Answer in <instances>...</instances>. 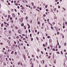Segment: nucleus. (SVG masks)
I'll use <instances>...</instances> for the list:
<instances>
[{
	"mask_svg": "<svg viewBox=\"0 0 67 67\" xmlns=\"http://www.w3.org/2000/svg\"><path fill=\"white\" fill-rule=\"evenodd\" d=\"M21 23H22L23 22V17H22L21 18Z\"/></svg>",
	"mask_w": 67,
	"mask_h": 67,
	"instance_id": "obj_1",
	"label": "nucleus"
},
{
	"mask_svg": "<svg viewBox=\"0 0 67 67\" xmlns=\"http://www.w3.org/2000/svg\"><path fill=\"white\" fill-rule=\"evenodd\" d=\"M23 57H24V59L25 60L26 59H25V58H26V57H25V55H24Z\"/></svg>",
	"mask_w": 67,
	"mask_h": 67,
	"instance_id": "obj_2",
	"label": "nucleus"
},
{
	"mask_svg": "<svg viewBox=\"0 0 67 67\" xmlns=\"http://www.w3.org/2000/svg\"><path fill=\"white\" fill-rule=\"evenodd\" d=\"M13 15L12 14V15L13 16L14 18H15V15L14 14H13Z\"/></svg>",
	"mask_w": 67,
	"mask_h": 67,
	"instance_id": "obj_3",
	"label": "nucleus"
},
{
	"mask_svg": "<svg viewBox=\"0 0 67 67\" xmlns=\"http://www.w3.org/2000/svg\"><path fill=\"white\" fill-rule=\"evenodd\" d=\"M18 32L19 34H20L21 33V30H19Z\"/></svg>",
	"mask_w": 67,
	"mask_h": 67,
	"instance_id": "obj_4",
	"label": "nucleus"
},
{
	"mask_svg": "<svg viewBox=\"0 0 67 67\" xmlns=\"http://www.w3.org/2000/svg\"><path fill=\"white\" fill-rule=\"evenodd\" d=\"M15 28L16 30L18 29V27L16 26H15Z\"/></svg>",
	"mask_w": 67,
	"mask_h": 67,
	"instance_id": "obj_5",
	"label": "nucleus"
},
{
	"mask_svg": "<svg viewBox=\"0 0 67 67\" xmlns=\"http://www.w3.org/2000/svg\"><path fill=\"white\" fill-rule=\"evenodd\" d=\"M25 3H28V2H27V1L26 0H25Z\"/></svg>",
	"mask_w": 67,
	"mask_h": 67,
	"instance_id": "obj_6",
	"label": "nucleus"
},
{
	"mask_svg": "<svg viewBox=\"0 0 67 67\" xmlns=\"http://www.w3.org/2000/svg\"><path fill=\"white\" fill-rule=\"evenodd\" d=\"M18 3H16H16H15V5H16V6H18Z\"/></svg>",
	"mask_w": 67,
	"mask_h": 67,
	"instance_id": "obj_7",
	"label": "nucleus"
},
{
	"mask_svg": "<svg viewBox=\"0 0 67 67\" xmlns=\"http://www.w3.org/2000/svg\"><path fill=\"white\" fill-rule=\"evenodd\" d=\"M21 26H24V24H23V23H22L21 24Z\"/></svg>",
	"mask_w": 67,
	"mask_h": 67,
	"instance_id": "obj_8",
	"label": "nucleus"
},
{
	"mask_svg": "<svg viewBox=\"0 0 67 67\" xmlns=\"http://www.w3.org/2000/svg\"><path fill=\"white\" fill-rule=\"evenodd\" d=\"M3 26V23L1 25V27H2Z\"/></svg>",
	"mask_w": 67,
	"mask_h": 67,
	"instance_id": "obj_9",
	"label": "nucleus"
},
{
	"mask_svg": "<svg viewBox=\"0 0 67 67\" xmlns=\"http://www.w3.org/2000/svg\"><path fill=\"white\" fill-rule=\"evenodd\" d=\"M63 20L64 22H65V19L64 18H63Z\"/></svg>",
	"mask_w": 67,
	"mask_h": 67,
	"instance_id": "obj_10",
	"label": "nucleus"
},
{
	"mask_svg": "<svg viewBox=\"0 0 67 67\" xmlns=\"http://www.w3.org/2000/svg\"><path fill=\"white\" fill-rule=\"evenodd\" d=\"M47 7H48V5H47L45 6V8H47Z\"/></svg>",
	"mask_w": 67,
	"mask_h": 67,
	"instance_id": "obj_11",
	"label": "nucleus"
},
{
	"mask_svg": "<svg viewBox=\"0 0 67 67\" xmlns=\"http://www.w3.org/2000/svg\"><path fill=\"white\" fill-rule=\"evenodd\" d=\"M30 23H32V20H30Z\"/></svg>",
	"mask_w": 67,
	"mask_h": 67,
	"instance_id": "obj_12",
	"label": "nucleus"
},
{
	"mask_svg": "<svg viewBox=\"0 0 67 67\" xmlns=\"http://www.w3.org/2000/svg\"><path fill=\"white\" fill-rule=\"evenodd\" d=\"M37 51L38 52H40V50L39 49H37Z\"/></svg>",
	"mask_w": 67,
	"mask_h": 67,
	"instance_id": "obj_13",
	"label": "nucleus"
},
{
	"mask_svg": "<svg viewBox=\"0 0 67 67\" xmlns=\"http://www.w3.org/2000/svg\"><path fill=\"white\" fill-rule=\"evenodd\" d=\"M11 16H10V15H8V18H9H9H10V17Z\"/></svg>",
	"mask_w": 67,
	"mask_h": 67,
	"instance_id": "obj_14",
	"label": "nucleus"
},
{
	"mask_svg": "<svg viewBox=\"0 0 67 67\" xmlns=\"http://www.w3.org/2000/svg\"><path fill=\"white\" fill-rule=\"evenodd\" d=\"M13 53H14V51H12V52L11 53V54H13Z\"/></svg>",
	"mask_w": 67,
	"mask_h": 67,
	"instance_id": "obj_15",
	"label": "nucleus"
},
{
	"mask_svg": "<svg viewBox=\"0 0 67 67\" xmlns=\"http://www.w3.org/2000/svg\"><path fill=\"white\" fill-rule=\"evenodd\" d=\"M39 57L40 58H42V57H41V55H40V56H39Z\"/></svg>",
	"mask_w": 67,
	"mask_h": 67,
	"instance_id": "obj_16",
	"label": "nucleus"
},
{
	"mask_svg": "<svg viewBox=\"0 0 67 67\" xmlns=\"http://www.w3.org/2000/svg\"><path fill=\"white\" fill-rule=\"evenodd\" d=\"M51 29H52V30H53V26H51Z\"/></svg>",
	"mask_w": 67,
	"mask_h": 67,
	"instance_id": "obj_17",
	"label": "nucleus"
},
{
	"mask_svg": "<svg viewBox=\"0 0 67 67\" xmlns=\"http://www.w3.org/2000/svg\"><path fill=\"white\" fill-rule=\"evenodd\" d=\"M14 10H15V12H17V11H16V9H15Z\"/></svg>",
	"mask_w": 67,
	"mask_h": 67,
	"instance_id": "obj_18",
	"label": "nucleus"
},
{
	"mask_svg": "<svg viewBox=\"0 0 67 67\" xmlns=\"http://www.w3.org/2000/svg\"><path fill=\"white\" fill-rule=\"evenodd\" d=\"M62 8L63 9H64V11H65V10H66V9H65V8H64V7H63Z\"/></svg>",
	"mask_w": 67,
	"mask_h": 67,
	"instance_id": "obj_19",
	"label": "nucleus"
},
{
	"mask_svg": "<svg viewBox=\"0 0 67 67\" xmlns=\"http://www.w3.org/2000/svg\"><path fill=\"white\" fill-rule=\"evenodd\" d=\"M4 23L5 24H7V23H6V22H5V21L4 22Z\"/></svg>",
	"mask_w": 67,
	"mask_h": 67,
	"instance_id": "obj_20",
	"label": "nucleus"
},
{
	"mask_svg": "<svg viewBox=\"0 0 67 67\" xmlns=\"http://www.w3.org/2000/svg\"><path fill=\"white\" fill-rule=\"evenodd\" d=\"M10 20H12V17H10Z\"/></svg>",
	"mask_w": 67,
	"mask_h": 67,
	"instance_id": "obj_21",
	"label": "nucleus"
},
{
	"mask_svg": "<svg viewBox=\"0 0 67 67\" xmlns=\"http://www.w3.org/2000/svg\"><path fill=\"white\" fill-rule=\"evenodd\" d=\"M42 62H43V64H44V63H45L44 62V60H42Z\"/></svg>",
	"mask_w": 67,
	"mask_h": 67,
	"instance_id": "obj_22",
	"label": "nucleus"
},
{
	"mask_svg": "<svg viewBox=\"0 0 67 67\" xmlns=\"http://www.w3.org/2000/svg\"><path fill=\"white\" fill-rule=\"evenodd\" d=\"M43 47H45V45L44 44H43Z\"/></svg>",
	"mask_w": 67,
	"mask_h": 67,
	"instance_id": "obj_23",
	"label": "nucleus"
},
{
	"mask_svg": "<svg viewBox=\"0 0 67 67\" xmlns=\"http://www.w3.org/2000/svg\"><path fill=\"white\" fill-rule=\"evenodd\" d=\"M9 34H11V31L10 30L9 31Z\"/></svg>",
	"mask_w": 67,
	"mask_h": 67,
	"instance_id": "obj_24",
	"label": "nucleus"
},
{
	"mask_svg": "<svg viewBox=\"0 0 67 67\" xmlns=\"http://www.w3.org/2000/svg\"><path fill=\"white\" fill-rule=\"evenodd\" d=\"M54 64H56V60H54Z\"/></svg>",
	"mask_w": 67,
	"mask_h": 67,
	"instance_id": "obj_25",
	"label": "nucleus"
},
{
	"mask_svg": "<svg viewBox=\"0 0 67 67\" xmlns=\"http://www.w3.org/2000/svg\"><path fill=\"white\" fill-rule=\"evenodd\" d=\"M10 21L12 23H13V20Z\"/></svg>",
	"mask_w": 67,
	"mask_h": 67,
	"instance_id": "obj_26",
	"label": "nucleus"
},
{
	"mask_svg": "<svg viewBox=\"0 0 67 67\" xmlns=\"http://www.w3.org/2000/svg\"><path fill=\"white\" fill-rule=\"evenodd\" d=\"M15 55H16V54H17V52H15Z\"/></svg>",
	"mask_w": 67,
	"mask_h": 67,
	"instance_id": "obj_27",
	"label": "nucleus"
},
{
	"mask_svg": "<svg viewBox=\"0 0 67 67\" xmlns=\"http://www.w3.org/2000/svg\"><path fill=\"white\" fill-rule=\"evenodd\" d=\"M47 38H50V36H48L47 37Z\"/></svg>",
	"mask_w": 67,
	"mask_h": 67,
	"instance_id": "obj_28",
	"label": "nucleus"
},
{
	"mask_svg": "<svg viewBox=\"0 0 67 67\" xmlns=\"http://www.w3.org/2000/svg\"><path fill=\"white\" fill-rule=\"evenodd\" d=\"M36 39H37V40H38V41L39 39H38V37H36Z\"/></svg>",
	"mask_w": 67,
	"mask_h": 67,
	"instance_id": "obj_29",
	"label": "nucleus"
},
{
	"mask_svg": "<svg viewBox=\"0 0 67 67\" xmlns=\"http://www.w3.org/2000/svg\"><path fill=\"white\" fill-rule=\"evenodd\" d=\"M29 33H30L31 32V30H30V29H29Z\"/></svg>",
	"mask_w": 67,
	"mask_h": 67,
	"instance_id": "obj_30",
	"label": "nucleus"
},
{
	"mask_svg": "<svg viewBox=\"0 0 67 67\" xmlns=\"http://www.w3.org/2000/svg\"><path fill=\"white\" fill-rule=\"evenodd\" d=\"M24 9V7H23L22 8H21V9Z\"/></svg>",
	"mask_w": 67,
	"mask_h": 67,
	"instance_id": "obj_31",
	"label": "nucleus"
},
{
	"mask_svg": "<svg viewBox=\"0 0 67 67\" xmlns=\"http://www.w3.org/2000/svg\"><path fill=\"white\" fill-rule=\"evenodd\" d=\"M48 11V9H46V11H47V12Z\"/></svg>",
	"mask_w": 67,
	"mask_h": 67,
	"instance_id": "obj_32",
	"label": "nucleus"
},
{
	"mask_svg": "<svg viewBox=\"0 0 67 67\" xmlns=\"http://www.w3.org/2000/svg\"><path fill=\"white\" fill-rule=\"evenodd\" d=\"M4 29V30H7V28L5 27Z\"/></svg>",
	"mask_w": 67,
	"mask_h": 67,
	"instance_id": "obj_33",
	"label": "nucleus"
},
{
	"mask_svg": "<svg viewBox=\"0 0 67 67\" xmlns=\"http://www.w3.org/2000/svg\"><path fill=\"white\" fill-rule=\"evenodd\" d=\"M28 18V17H27V16L26 17V20Z\"/></svg>",
	"mask_w": 67,
	"mask_h": 67,
	"instance_id": "obj_34",
	"label": "nucleus"
},
{
	"mask_svg": "<svg viewBox=\"0 0 67 67\" xmlns=\"http://www.w3.org/2000/svg\"><path fill=\"white\" fill-rule=\"evenodd\" d=\"M37 24H40V22H39V21L38 22Z\"/></svg>",
	"mask_w": 67,
	"mask_h": 67,
	"instance_id": "obj_35",
	"label": "nucleus"
},
{
	"mask_svg": "<svg viewBox=\"0 0 67 67\" xmlns=\"http://www.w3.org/2000/svg\"><path fill=\"white\" fill-rule=\"evenodd\" d=\"M31 3L33 5H34V3Z\"/></svg>",
	"mask_w": 67,
	"mask_h": 67,
	"instance_id": "obj_36",
	"label": "nucleus"
},
{
	"mask_svg": "<svg viewBox=\"0 0 67 67\" xmlns=\"http://www.w3.org/2000/svg\"><path fill=\"white\" fill-rule=\"evenodd\" d=\"M30 37H32V34H30Z\"/></svg>",
	"mask_w": 67,
	"mask_h": 67,
	"instance_id": "obj_37",
	"label": "nucleus"
},
{
	"mask_svg": "<svg viewBox=\"0 0 67 67\" xmlns=\"http://www.w3.org/2000/svg\"><path fill=\"white\" fill-rule=\"evenodd\" d=\"M53 24H55V23L54 22H53Z\"/></svg>",
	"mask_w": 67,
	"mask_h": 67,
	"instance_id": "obj_38",
	"label": "nucleus"
},
{
	"mask_svg": "<svg viewBox=\"0 0 67 67\" xmlns=\"http://www.w3.org/2000/svg\"><path fill=\"white\" fill-rule=\"evenodd\" d=\"M39 9L40 10H42V8H41V7H40V8H39Z\"/></svg>",
	"mask_w": 67,
	"mask_h": 67,
	"instance_id": "obj_39",
	"label": "nucleus"
},
{
	"mask_svg": "<svg viewBox=\"0 0 67 67\" xmlns=\"http://www.w3.org/2000/svg\"><path fill=\"white\" fill-rule=\"evenodd\" d=\"M56 10V8H54V11H55Z\"/></svg>",
	"mask_w": 67,
	"mask_h": 67,
	"instance_id": "obj_40",
	"label": "nucleus"
},
{
	"mask_svg": "<svg viewBox=\"0 0 67 67\" xmlns=\"http://www.w3.org/2000/svg\"><path fill=\"white\" fill-rule=\"evenodd\" d=\"M48 58L49 59L50 58H51V56L49 55V56H48Z\"/></svg>",
	"mask_w": 67,
	"mask_h": 67,
	"instance_id": "obj_41",
	"label": "nucleus"
},
{
	"mask_svg": "<svg viewBox=\"0 0 67 67\" xmlns=\"http://www.w3.org/2000/svg\"><path fill=\"white\" fill-rule=\"evenodd\" d=\"M41 54H43V52H42V51H41Z\"/></svg>",
	"mask_w": 67,
	"mask_h": 67,
	"instance_id": "obj_42",
	"label": "nucleus"
},
{
	"mask_svg": "<svg viewBox=\"0 0 67 67\" xmlns=\"http://www.w3.org/2000/svg\"><path fill=\"white\" fill-rule=\"evenodd\" d=\"M32 60V58H30V62H31V61Z\"/></svg>",
	"mask_w": 67,
	"mask_h": 67,
	"instance_id": "obj_43",
	"label": "nucleus"
},
{
	"mask_svg": "<svg viewBox=\"0 0 67 67\" xmlns=\"http://www.w3.org/2000/svg\"><path fill=\"white\" fill-rule=\"evenodd\" d=\"M8 4L9 5H10V3H8Z\"/></svg>",
	"mask_w": 67,
	"mask_h": 67,
	"instance_id": "obj_44",
	"label": "nucleus"
},
{
	"mask_svg": "<svg viewBox=\"0 0 67 67\" xmlns=\"http://www.w3.org/2000/svg\"><path fill=\"white\" fill-rule=\"evenodd\" d=\"M43 16H44V17L46 16V15L45 14H43Z\"/></svg>",
	"mask_w": 67,
	"mask_h": 67,
	"instance_id": "obj_45",
	"label": "nucleus"
},
{
	"mask_svg": "<svg viewBox=\"0 0 67 67\" xmlns=\"http://www.w3.org/2000/svg\"><path fill=\"white\" fill-rule=\"evenodd\" d=\"M53 51H55V49L53 48Z\"/></svg>",
	"mask_w": 67,
	"mask_h": 67,
	"instance_id": "obj_46",
	"label": "nucleus"
},
{
	"mask_svg": "<svg viewBox=\"0 0 67 67\" xmlns=\"http://www.w3.org/2000/svg\"><path fill=\"white\" fill-rule=\"evenodd\" d=\"M0 44L1 45H3V43H1V42L0 43Z\"/></svg>",
	"mask_w": 67,
	"mask_h": 67,
	"instance_id": "obj_47",
	"label": "nucleus"
},
{
	"mask_svg": "<svg viewBox=\"0 0 67 67\" xmlns=\"http://www.w3.org/2000/svg\"><path fill=\"white\" fill-rule=\"evenodd\" d=\"M36 11H39V10H38V9H36Z\"/></svg>",
	"mask_w": 67,
	"mask_h": 67,
	"instance_id": "obj_48",
	"label": "nucleus"
},
{
	"mask_svg": "<svg viewBox=\"0 0 67 67\" xmlns=\"http://www.w3.org/2000/svg\"><path fill=\"white\" fill-rule=\"evenodd\" d=\"M61 54H63V52L62 51H61Z\"/></svg>",
	"mask_w": 67,
	"mask_h": 67,
	"instance_id": "obj_49",
	"label": "nucleus"
},
{
	"mask_svg": "<svg viewBox=\"0 0 67 67\" xmlns=\"http://www.w3.org/2000/svg\"><path fill=\"white\" fill-rule=\"evenodd\" d=\"M4 66H6V63H4L3 64Z\"/></svg>",
	"mask_w": 67,
	"mask_h": 67,
	"instance_id": "obj_50",
	"label": "nucleus"
},
{
	"mask_svg": "<svg viewBox=\"0 0 67 67\" xmlns=\"http://www.w3.org/2000/svg\"><path fill=\"white\" fill-rule=\"evenodd\" d=\"M27 46H30V45L29 44H27Z\"/></svg>",
	"mask_w": 67,
	"mask_h": 67,
	"instance_id": "obj_51",
	"label": "nucleus"
},
{
	"mask_svg": "<svg viewBox=\"0 0 67 67\" xmlns=\"http://www.w3.org/2000/svg\"><path fill=\"white\" fill-rule=\"evenodd\" d=\"M14 44H16V41H14Z\"/></svg>",
	"mask_w": 67,
	"mask_h": 67,
	"instance_id": "obj_52",
	"label": "nucleus"
},
{
	"mask_svg": "<svg viewBox=\"0 0 67 67\" xmlns=\"http://www.w3.org/2000/svg\"><path fill=\"white\" fill-rule=\"evenodd\" d=\"M22 36H25V35H24V34H23L22 35Z\"/></svg>",
	"mask_w": 67,
	"mask_h": 67,
	"instance_id": "obj_53",
	"label": "nucleus"
},
{
	"mask_svg": "<svg viewBox=\"0 0 67 67\" xmlns=\"http://www.w3.org/2000/svg\"><path fill=\"white\" fill-rule=\"evenodd\" d=\"M44 50H45V51H46V48H44Z\"/></svg>",
	"mask_w": 67,
	"mask_h": 67,
	"instance_id": "obj_54",
	"label": "nucleus"
},
{
	"mask_svg": "<svg viewBox=\"0 0 67 67\" xmlns=\"http://www.w3.org/2000/svg\"><path fill=\"white\" fill-rule=\"evenodd\" d=\"M35 32L36 33V32H37V30H35Z\"/></svg>",
	"mask_w": 67,
	"mask_h": 67,
	"instance_id": "obj_55",
	"label": "nucleus"
},
{
	"mask_svg": "<svg viewBox=\"0 0 67 67\" xmlns=\"http://www.w3.org/2000/svg\"><path fill=\"white\" fill-rule=\"evenodd\" d=\"M20 65H22V66H23V64H22V63H20Z\"/></svg>",
	"mask_w": 67,
	"mask_h": 67,
	"instance_id": "obj_56",
	"label": "nucleus"
},
{
	"mask_svg": "<svg viewBox=\"0 0 67 67\" xmlns=\"http://www.w3.org/2000/svg\"><path fill=\"white\" fill-rule=\"evenodd\" d=\"M17 8H18V9H20V7L19 6H18L17 7Z\"/></svg>",
	"mask_w": 67,
	"mask_h": 67,
	"instance_id": "obj_57",
	"label": "nucleus"
},
{
	"mask_svg": "<svg viewBox=\"0 0 67 67\" xmlns=\"http://www.w3.org/2000/svg\"><path fill=\"white\" fill-rule=\"evenodd\" d=\"M64 45H65V46H66V43H64Z\"/></svg>",
	"mask_w": 67,
	"mask_h": 67,
	"instance_id": "obj_58",
	"label": "nucleus"
},
{
	"mask_svg": "<svg viewBox=\"0 0 67 67\" xmlns=\"http://www.w3.org/2000/svg\"><path fill=\"white\" fill-rule=\"evenodd\" d=\"M52 41H51V40H49V42H51Z\"/></svg>",
	"mask_w": 67,
	"mask_h": 67,
	"instance_id": "obj_59",
	"label": "nucleus"
},
{
	"mask_svg": "<svg viewBox=\"0 0 67 67\" xmlns=\"http://www.w3.org/2000/svg\"><path fill=\"white\" fill-rule=\"evenodd\" d=\"M25 42L26 43H27V41H25Z\"/></svg>",
	"mask_w": 67,
	"mask_h": 67,
	"instance_id": "obj_60",
	"label": "nucleus"
},
{
	"mask_svg": "<svg viewBox=\"0 0 67 67\" xmlns=\"http://www.w3.org/2000/svg\"><path fill=\"white\" fill-rule=\"evenodd\" d=\"M57 54H59V52H57Z\"/></svg>",
	"mask_w": 67,
	"mask_h": 67,
	"instance_id": "obj_61",
	"label": "nucleus"
},
{
	"mask_svg": "<svg viewBox=\"0 0 67 67\" xmlns=\"http://www.w3.org/2000/svg\"><path fill=\"white\" fill-rule=\"evenodd\" d=\"M57 34L58 35V34H59V32H58L57 33Z\"/></svg>",
	"mask_w": 67,
	"mask_h": 67,
	"instance_id": "obj_62",
	"label": "nucleus"
},
{
	"mask_svg": "<svg viewBox=\"0 0 67 67\" xmlns=\"http://www.w3.org/2000/svg\"><path fill=\"white\" fill-rule=\"evenodd\" d=\"M61 35H62V36H63V34H61Z\"/></svg>",
	"mask_w": 67,
	"mask_h": 67,
	"instance_id": "obj_63",
	"label": "nucleus"
},
{
	"mask_svg": "<svg viewBox=\"0 0 67 67\" xmlns=\"http://www.w3.org/2000/svg\"><path fill=\"white\" fill-rule=\"evenodd\" d=\"M4 54H7V52H4Z\"/></svg>",
	"mask_w": 67,
	"mask_h": 67,
	"instance_id": "obj_64",
	"label": "nucleus"
}]
</instances>
